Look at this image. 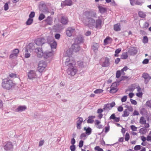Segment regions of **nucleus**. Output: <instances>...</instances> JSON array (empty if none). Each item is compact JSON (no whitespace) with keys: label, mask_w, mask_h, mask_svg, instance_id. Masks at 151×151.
<instances>
[{"label":"nucleus","mask_w":151,"mask_h":151,"mask_svg":"<svg viewBox=\"0 0 151 151\" xmlns=\"http://www.w3.org/2000/svg\"><path fill=\"white\" fill-rule=\"evenodd\" d=\"M117 83H116V82L114 83H112L111 87V88H117Z\"/></svg>","instance_id":"nucleus-63"},{"label":"nucleus","mask_w":151,"mask_h":151,"mask_svg":"<svg viewBox=\"0 0 151 151\" xmlns=\"http://www.w3.org/2000/svg\"><path fill=\"white\" fill-rule=\"evenodd\" d=\"M72 4V2L71 0H65L61 3L62 6H70Z\"/></svg>","instance_id":"nucleus-17"},{"label":"nucleus","mask_w":151,"mask_h":151,"mask_svg":"<svg viewBox=\"0 0 151 151\" xmlns=\"http://www.w3.org/2000/svg\"><path fill=\"white\" fill-rule=\"evenodd\" d=\"M148 63L149 60L147 59H145L142 62V63L144 64H147Z\"/></svg>","instance_id":"nucleus-60"},{"label":"nucleus","mask_w":151,"mask_h":151,"mask_svg":"<svg viewBox=\"0 0 151 151\" xmlns=\"http://www.w3.org/2000/svg\"><path fill=\"white\" fill-rule=\"evenodd\" d=\"M68 22V19L67 17L63 16L61 17V22L63 24H67Z\"/></svg>","instance_id":"nucleus-20"},{"label":"nucleus","mask_w":151,"mask_h":151,"mask_svg":"<svg viewBox=\"0 0 151 151\" xmlns=\"http://www.w3.org/2000/svg\"><path fill=\"white\" fill-rule=\"evenodd\" d=\"M115 104L114 102H113L111 103L110 104H108V105H110V108H112L115 105Z\"/></svg>","instance_id":"nucleus-61"},{"label":"nucleus","mask_w":151,"mask_h":151,"mask_svg":"<svg viewBox=\"0 0 151 151\" xmlns=\"http://www.w3.org/2000/svg\"><path fill=\"white\" fill-rule=\"evenodd\" d=\"M33 22V19L32 18H29L26 22V24L27 25H30Z\"/></svg>","instance_id":"nucleus-34"},{"label":"nucleus","mask_w":151,"mask_h":151,"mask_svg":"<svg viewBox=\"0 0 151 151\" xmlns=\"http://www.w3.org/2000/svg\"><path fill=\"white\" fill-rule=\"evenodd\" d=\"M26 53L25 54L24 57L26 58H28L30 57V55L29 53L28 52V50L27 49L25 50Z\"/></svg>","instance_id":"nucleus-42"},{"label":"nucleus","mask_w":151,"mask_h":151,"mask_svg":"<svg viewBox=\"0 0 151 151\" xmlns=\"http://www.w3.org/2000/svg\"><path fill=\"white\" fill-rule=\"evenodd\" d=\"M70 149L71 151H74L76 149L75 146L74 145H71L70 147Z\"/></svg>","instance_id":"nucleus-64"},{"label":"nucleus","mask_w":151,"mask_h":151,"mask_svg":"<svg viewBox=\"0 0 151 151\" xmlns=\"http://www.w3.org/2000/svg\"><path fill=\"white\" fill-rule=\"evenodd\" d=\"M71 48L73 52H78L80 49V47L78 45L75 44L72 45Z\"/></svg>","instance_id":"nucleus-12"},{"label":"nucleus","mask_w":151,"mask_h":151,"mask_svg":"<svg viewBox=\"0 0 151 151\" xmlns=\"http://www.w3.org/2000/svg\"><path fill=\"white\" fill-rule=\"evenodd\" d=\"M128 57L127 53V52H124L122 53L121 55V58L122 59H126Z\"/></svg>","instance_id":"nucleus-28"},{"label":"nucleus","mask_w":151,"mask_h":151,"mask_svg":"<svg viewBox=\"0 0 151 151\" xmlns=\"http://www.w3.org/2000/svg\"><path fill=\"white\" fill-rule=\"evenodd\" d=\"M35 13L34 12H31L29 15V18H32L35 17Z\"/></svg>","instance_id":"nucleus-50"},{"label":"nucleus","mask_w":151,"mask_h":151,"mask_svg":"<svg viewBox=\"0 0 151 151\" xmlns=\"http://www.w3.org/2000/svg\"><path fill=\"white\" fill-rule=\"evenodd\" d=\"M73 52L71 47L68 49L65 52V55L69 57L72 55Z\"/></svg>","instance_id":"nucleus-22"},{"label":"nucleus","mask_w":151,"mask_h":151,"mask_svg":"<svg viewBox=\"0 0 151 151\" xmlns=\"http://www.w3.org/2000/svg\"><path fill=\"white\" fill-rule=\"evenodd\" d=\"M101 65L102 67H106L109 66L110 64L109 59L107 57H105L102 59Z\"/></svg>","instance_id":"nucleus-6"},{"label":"nucleus","mask_w":151,"mask_h":151,"mask_svg":"<svg viewBox=\"0 0 151 151\" xmlns=\"http://www.w3.org/2000/svg\"><path fill=\"white\" fill-rule=\"evenodd\" d=\"M102 21L100 19H99L96 20V28H101V27Z\"/></svg>","instance_id":"nucleus-18"},{"label":"nucleus","mask_w":151,"mask_h":151,"mask_svg":"<svg viewBox=\"0 0 151 151\" xmlns=\"http://www.w3.org/2000/svg\"><path fill=\"white\" fill-rule=\"evenodd\" d=\"M149 25V24L147 22H145L144 23L143 27L144 28H147L148 27Z\"/></svg>","instance_id":"nucleus-53"},{"label":"nucleus","mask_w":151,"mask_h":151,"mask_svg":"<svg viewBox=\"0 0 151 151\" xmlns=\"http://www.w3.org/2000/svg\"><path fill=\"white\" fill-rule=\"evenodd\" d=\"M120 26V24L119 23L114 24V30L117 31H120L121 30Z\"/></svg>","instance_id":"nucleus-24"},{"label":"nucleus","mask_w":151,"mask_h":151,"mask_svg":"<svg viewBox=\"0 0 151 151\" xmlns=\"http://www.w3.org/2000/svg\"><path fill=\"white\" fill-rule=\"evenodd\" d=\"M127 96H123L122 98H121V101L122 102H125L127 100Z\"/></svg>","instance_id":"nucleus-51"},{"label":"nucleus","mask_w":151,"mask_h":151,"mask_svg":"<svg viewBox=\"0 0 151 151\" xmlns=\"http://www.w3.org/2000/svg\"><path fill=\"white\" fill-rule=\"evenodd\" d=\"M95 150L97 151H104L103 149L99 146H96L95 147Z\"/></svg>","instance_id":"nucleus-46"},{"label":"nucleus","mask_w":151,"mask_h":151,"mask_svg":"<svg viewBox=\"0 0 151 151\" xmlns=\"http://www.w3.org/2000/svg\"><path fill=\"white\" fill-rule=\"evenodd\" d=\"M95 118L94 116H91L88 117V119L87 120V122L89 123H92L93 122V119Z\"/></svg>","instance_id":"nucleus-31"},{"label":"nucleus","mask_w":151,"mask_h":151,"mask_svg":"<svg viewBox=\"0 0 151 151\" xmlns=\"http://www.w3.org/2000/svg\"><path fill=\"white\" fill-rule=\"evenodd\" d=\"M98 7L100 12L101 13H104L106 11V9L105 8L100 6H99Z\"/></svg>","instance_id":"nucleus-30"},{"label":"nucleus","mask_w":151,"mask_h":151,"mask_svg":"<svg viewBox=\"0 0 151 151\" xmlns=\"http://www.w3.org/2000/svg\"><path fill=\"white\" fill-rule=\"evenodd\" d=\"M35 51L37 53V55L38 57L41 58L43 56L45 58H47L52 55L51 52L43 53L42 49L41 48H36L35 49Z\"/></svg>","instance_id":"nucleus-4"},{"label":"nucleus","mask_w":151,"mask_h":151,"mask_svg":"<svg viewBox=\"0 0 151 151\" xmlns=\"http://www.w3.org/2000/svg\"><path fill=\"white\" fill-rule=\"evenodd\" d=\"M129 112L127 109H125L123 112L122 116L123 117L128 116L129 114Z\"/></svg>","instance_id":"nucleus-26"},{"label":"nucleus","mask_w":151,"mask_h":151,"mask_svg":"<svg viewBox=\"0 0 151 151\" xmlns=\"http://www.w3.org/2000/svg\"><path fill=\"white\" fill-rule=\"evenodd\" d=\"M146 105L148 107L151 108V101H148L146 103Z\"/></svg>","instance_id":"nucleus-48"},{"label":"nucleus","mask_w":151,"mask_h":151,"mask_svg":"<svg viewBox=\"0 0 151 151\" xmlns=\"http://www.w3.org/2000/svg\"><path fill=\"white\" fill-rule=\"evenodd\" d=\"M9 76L12 78H15L17 77V75L15 73H9Z\"/></svg>","instance_id":"nucleus-35"},{"label":"nucleus","mask_w":151,"mask_h":151,"mask_svg":"<svg viewBox=\"0 0 151 151\" xmlns=\"http://www.w3.org/2000/svg\"><path fill=\"white\" fill-rule=\"evenodd\" d=\"M137 87L135 85H132V87L129 88V90L130 91H133Z\"/></svg>","instance_id":"nucleus-45"},{"label":"nucleus","mask_w":151,"mask_h":151,"mask_svg":"<svg viewBox=\"0 0 151 151\" xmlns=\"http://www.w3.org/2000/svg\"><path fill=\"white\" fill-rule=\"evenodd\" d=\"M121 70H118L116 73V77L117 78H119L121 75Z\"/></svg>","instance_id":"nucleus-43"},{"label":"nucleus","mask_w":151,"mask_h":151,"mask_svg":"<svg viewBox=\"0 0 151 151\" xmlns=\"http://www.w3.org/2000/svg\"><path fill=\"white\" fill-rule=\"evenodd\" d=\"M148 41V39L147 36H145L143 37V42L145 43L147 42Z\"/></svg>","instance_id":"nucleus-52"},{"label":"nucleus","mask_w":151,"mask_h":151,"mask_svg":"<svg viewBox=\"0 0 151 151\" xmlns=\"http://www.w3.org/2000/svg\"><path fill=\"white\" fill-rule=\"evenodd\" d=\"M118 111L119 112H122L123 111V108L122 106H120L117 108Z\"/></svg>","instance_id":"nucleus-59"},{"label":"nucleus","mask_w":151,"mask_h":151,"mask_svg":"<svg viewBox=\"0 0 151 151\" xmlns=\"http://www.w3.org/2000/svg\"><path fill=\"white\" fill-rule=\"evenodd\" d=\"M57 43L54 40L50 43V46L52 49H55L56 47Z\"/></svg>","instance_id":"nucleus-27"},{"label":"nucleus","mask_w":151,"mask_h":151,"mask_svg":"<svg viewBox=\"0 0 151 151\" xmlns=\"http://www.w3.org/2000/svg\"><path fill=\"white\" fill-rule=\"evenodd\" d=\"M99 47V45L97 43H94L93 44L92 48L94 51L96 50H98Z\"/></svg>","instance_id":"nucleus-32"},{"label":"nucleus","mask_w":151,"mask_h":151,"mask_svg":"<svg viewBox=\"0 0 151 151\" xmlns=\"http://www.w3.org/2000/svg\"><path fill=\"white\" fill-rule=\"evenodd\" d=\"M117 90V88H111V87L110 92L111 93H114L116 92Z\"/></svg>","instance_id":"nucleus-40"},{"label":"nucleus","mask_w":151,"mask_h":151,"mask_svg":"<svg viewBox=\"0 0 151 151\" xmlns=\"http://www.w3.org/2000/svg\"><path fill=\"white\" fill-rule=\"evenodd\" d=\"M121 48H118L115 51V54H114V56L116 57H117L119 56V55L118 54L121 51Z\"/></svg>","instance_id":"nucleus-33"},{"label":"nucleus","mask_w":151,"mask_h":151,"mask_svg":"<svg viewBox=\"0 0 151 151\" xmlns=\"http://www.w3.org/2000/svg\"><path fill=\"white\" fill-rule=\"evenodd\" d=\"M130 128L133 131H136L137 130V128L135 126L132 125L130 126Z\"/></svg>","instance_id":"nucleus-49"},{"label":"nucleus","mask_w":151,"mask_h":151,"mask_svg":"<svg viewBox=\"0 0 151 151\" xmlns=\"http://www.w3.org/2000/svg\"><path fill=\"white\" fill-rule=\"evenodd\" d=\"M47 24L51 25L52 23V19L50 17H48L45 20Z\"/></svg>","instance_id":"nucleus-19"},{"label":"nucleus","mask_w":151,"mask_h":151,"mask_svg":"<svg viewBox=\"0 0 151 151\" xmlns=\"http://www.w3.org/2000/svg\"><path fill=\"white\" fill-rule=\"evenodd\" d=\"M26 109L27 107L25 106H19L17 108V110L18 111L21 112L25 110Z\"/></svg>","instance_id":"nucleus-25"},{"label":"nucleus","mask_w":151,"mask_h":151,"mask_svg":"<svg viewBox=\"0 0 151 151\" xmlns=\"http://www.w3.org/2000/svg\"><path fill=\"white\" fill-rule=\"evenodd\" d=\"M19 50L18 49H15L13 50L11 54L9 56L10 59H14L16 58L19 53Z\"/></svg>","instance_id":"nucleus-7"},{"label":"nucleus","mask_w":151,"mask_h":151,"mask_svg":"<svg viewBox=\"0 0 151 151\" xmlns=\"http://www.w3.org/2000/svg\"><path fill=\"white\" fill-rule=\"evenodd\" d=\"M147 128L145 127L140 128L139 130V132L141 134H145L147 132V130L146 129Z\"/></svg>","instance_id":"nucleus-23"},{"label":"nucleus","mask_w":151,"mask_h":151,"mask_svg":"<svg viewBox=\"0 0 151 151\" xmlns=\"http://www.w3.org/2000/svg\"><path fill=\"white\" fill-rule=\"evenodd\" d=\"M78 118L79 119L76 122V127L77 129H81V126L83 122V119L82 117H78Z\"/></svg>","instance_id":"nucleus-14"},{"label":"nucleus","mask_w":151,"mask_h":151,"mask_svg":"<svg viewBox=\"0 0 151 151\" xmlns=\"http://www.w3.org/2000/svg\"><path fill=\"white\" fill-rule=\"evenodd\" d=\"M147 140L151 142V130L150 131L149 135L147 137Z\"/></svg>","instance_id":"nucleus-41"},{"label":"nucleus","mask_w":151,"mask_h":151,"mask_svg":"<svg viewBox=\"0 0 151 151\" xmlns=\"http://www.w3.org/2000/svg\"><path fill=\"white\" fill-rule=\"evenodd\" d=\"M128 52L130 55H134L137 54V50L136 47H131L129 49Z\"/></svg>","instance_id":"nucleus-11"},{"label":"nucleus","mask_w":151,"mask_h":151,"mask_svg":"<svg viewBox=\"0 0 151 151\" xmlns=\"http://www.w3.org/2000/svg\"><path fill=\"white\" fill-rule=\"evenodd\" d=\"M128 69V67L127 66H124L123 68L121 69V71L122 74L124 75H125V73L124 72V71H126Z\"/></svg>","instance_id":"nucleus-39"},{"label":"nucleus","mask_w":151,"mask_h":151,"mask_svg":"<svg viewBox=\"0 0 151 151\" xmlns=\"http://www.w3.org/2000/svg\"><path fill=\"white\" fill-rule=\"evenodd\" d=\"M139 114V112L137 110H134L132 114V115L133 116H137Z\"/></svg>","instance_id":"nucleus-54"},{"label":"nucleus","mask_w":151,"mask_h":151,"mask_svg":"<svg viewBox=\"0 0 151 151\" xmlns=\"http://www.w3.org/2000/svg\"><path fill=\"white\" fill-rule=\"evenodd\" d=\"M103 91V90L102 89H96L94 92L95 93H102Z\"/></svg>","instance_id":"nucleus-37"},{"label":"nucleus","mask_w":151,"mask_h":151,"mask_svg":"<svg viewBox=\"0 0 151 151\" xmlns=\"http://www.w3.org/2000/svg\"><path fill=\"white\" fill-rule=\"evenodd\" d=\"M128 110V111L130 112H132L133 111V109L132 106H127L126 107Z\"/></svg>","instance_id":"nucleus-47"},{"label":"nucleus","mask_w":151,"mask_h":151,"mask_svg":"<svg viewBox=\"0 0 151 151\" xmlns=\"http://www.w3.org/2000/svg\"><path fill=\"white\" fill-rule=\"evenodd\" d=\"M112 41V39L109 37H107L104 40V45H107L111 43Z\"/></svg>","instance_id":"nucleus-21"},{"label":"nucleus","mask_w":151,"mask_h":151,"mask_svg":"<svg viewBox=\"0 0 151 151\" xmlns=\"http://www.w3.org/2000/svg\"><path fill=\"white\" fill-rule=\"evenodd\" d=\"M142 77L144 79V82L145 84H147L151 79V77L148 73H146L142 74Z\"/></svg>","instance_id":"nucleus-8"},{"label":"nucleus","mask_w":151,"mask_h":151,"mask_svg":"<svg viewBox=\"0 0 151 151\" xmlns=\"http://www.w3.org/2000/svg\"><path fill=\"white\" fill-rule=\"evenodd\" d=\"M45 18V16L43 14H40L39 17L38 19L39 20L41 21Z\"/></svg>","instance_id":"nucleus-36"},{"label":"nucleus","mask_w":151,"mask_h":151,"mask_svg":"<svg viewBox=\"0 0 151 151\" xmlns=\"http://www.w3.org/2000/svg\"><path fill=\"white\" fill-rule=\"evenodd\" d=\"M45 39L43 38H39L35 41L36 44L39 46H41L45 42Z\"/></svg>","instance_id":"nucleus-13"},{"label":"nucleus","mask_w":151,"mask_h":151,"mask_svg":"<svg viewBox=\"0 0 151 151\" xmlns=\"http://www.w3.org/2000/svg\"><path fill=\"white\" fill-rule=\"evenodd\" d=\"M84 19L82 21L86 26H89L94 22L95 20L93 18L96 17V12L92 10L85 11L83 13Z\"/></svg>","instance_id":"nucleus-1"},{"label":"nucleus","mask_w":151,"mask_h":151,"mask_svg":"<svg viewBox=\"0 0 151 151\" xmlns=\"http://www.w3.org/2000/svg\"><path fill=\"white\" fill-rule=\"evenodd\" d=\"M139 123L142 125H145L146 128H149L150 127V125L148 123H146V121L143 116L141 117L139 119Z\"/></svg>","instance_id":"nucleus-9"},{"label":"nucleus","mask_w":151,"mask_h":151,"mask_svg":"<svg viewBox=\"0 0 151 151\" xmlns=\"http://www.w3.org/2000/svg\"><path fill=\"white\" fill-rule=\"evenodd\" d=\"M15 85V83H13L12 80L9 78H4L2 80L1 86L4 88L9 90Z\"/></svg>","instance_id":"nucleus-3"},{"label":"nucleus","mask_w":151,"mask_h":151,"mask_svg":"<svg viewBox=\"0 0 151 151\" xmlns=\"http://www.w3.org/2000/svg\"><path fill=\"white\" fill-rule=\"evenodd\" d=\"M143 93L142 92H139L136 93V96L139 97H142Z\"/></svg>","instance_id":"nucleus-58"},{"label":"nucleus","mask_w":151,"mask_h":151,"mask_svg":"<svg viewBox=\"0 0 151 151\" xmlns=\"http://www.w3.org/2000/svg\"><path fill=\"white\" fill-rule=\"evenodd\" d=\"M130 101L132 104L134 105H137V102L135 100H133L132 99H130Z\"/></svg>","instance_id":"nucleus-57"},{"label":"nucleus","mask_w":151,"mask_h":151,"mask_svg":"<svg viewBox=\"0 0 151 151\" xmlns=\"http://www.w3.org/2000/svg\"><path fill=\"white\" fill-rule=\"evenodd\" d=\"M4 10L5 11L8 10L9 9L8 4L7 3H6L4 6Z\"/></svg>","instance_id":"nucleus-56"},{"label":"nucleus","mask_w":151,"mask_h":151,"mask_svg":"<svg viewBox=\"0 0 151 151\" xmlns=\"http://www.w3.org/2000/svg\"><path fill=\"white\" fill-rule=\"evenodd\" d=\"M65 64L69 67L67 70L68 74L71 76L75 75L77 72V70L73 66V65H75V61L73 60H71L69 58H68L66 60Z\"/></svg>","instance_id":"nucleus-2"},{"label":"nucleus","mask_w":151,"mask_h":151,"mask_svg":"<svg viewBox=\"0 0 151 151\" xmlns=\"http://www.w3.org/2000/svg\"><path fill=\"white\" fill-rule=\"evenodd\" d=\"M28 77L30 79L35 78L36 76V74L34 71L30 70L28 73Z\"/></svg>","instance_id":"nucleus-16"},{"label":"nucleus","mask_w":151,"mask_h":151,"mask_svg":"<svg viewBox=\"0 0 151 151\" xmlns=\"http://www.w3.org/2000/svg\"><path fill=\"white\" fill-rule=\"evenodd\" d=\"M83 141L82 140H81L79 142V147H82L83 146Z\"/></svg>","instance_id":"nucleus-62"},{"label":"nucleus","mask_w":151,"mask_h":151,"mask_svg":"<svg viewBox=\"0 0 151 151\" xmlns=\"http://www.w3.org/2000/svg\"><path fill=\"white\" fill-rule=\"evenodd\" d=\"M47 66L46 63L43 61L40 62L38 64V70L40 73L42 72Z\"/></svg>","instance_id":"nucleus-5"},{"label":"nucleus","mask_w":151,"mask_h":151,"mask_svg":"<svg viewBox=\"0 0 151 151\" xmlns=\"http://www.w3.org/2000/svg\"><path fill=\"white\" fill-rule=\"evenodd\" d=\"M139 16L141 18H144L146 16V15L144 13L142 12H139L138 13Z\"/></svg>","instance_id":"nucleus-38"},{"label":"nucleus","mask_w":151,"mask_h":151,"mask_svg":"<svg viewBox=\"0 0 151 151\" xmlns=\"http://www.w3.org/2000/svg\"><path fill=\"white\" fill-rule=\"evenodd\" d=\"M75 29L71 27H68L66 30V33L67 36L70 37L72 35L73 32L74 31Z\"/></svg>","instance_id":"nucleus-15"},{"label":"nucleus","mask_w":151,"mask_h":151,"mask_svg":"<svg viewBox=\"0 0 151 151\" xmlns=\"http://www.w3.org/2000/svg\"><path fill=\"white\" fill-rule=\"evenodd\" d=\"M130 138L129 134L128 133H127L125 134V140L126 141H128Z\"/></svg>","instance_id":"nucleus-44"},{"label":"nucleus","mask_w":151,"mask_h":151,"mask_svg":"<svg viewBox=\"0 0 151 151\" xmlns=\"http://www.w3.org/2000/svg\"><path fill=\"white\" fill-rule=\"evenodd\" d=\"M141 149V146L140 145H137L134 147V150H138Z\"/></svg>","instance_id":"nucleus-55"},{"label":"nucleus","mask_w":151,"mask_h":151,"mask_svg":"<svg viewBox=\"0 0 151 151\" xmlns=\"http://www.w3.org/2000/svg\"><path fill=\"white\" fill-rule=\"evenodd\" d=\"M84 130H86L85 133L88 135H90L91 133V129L90 127L86 128V127H85L84 128Z\"/></svg>","instance_id":"nucleus-29"},{"label":"nucleus","mask_w":151,"mask_h":151,"mask_svg":"<svg viewBox=\"0 0 151 151\" xmlns=\"http://www.w3.org/2000/svg\"><path fill=\"white\" fill-rule=\"evenodd\" d=\"M13 148V145L12 143L10 142H8L4 147V149L7 151H10L12 150Z\"/></svg>","instance_id":"nucleus-10"}]
</instances>
